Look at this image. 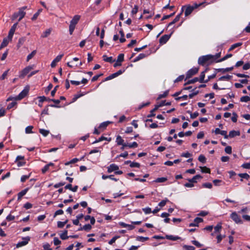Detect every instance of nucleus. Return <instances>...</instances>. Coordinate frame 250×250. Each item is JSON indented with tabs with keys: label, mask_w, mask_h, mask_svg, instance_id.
Instances as JSON below:
<instances>
[{
	"label": "nucleus",
	"mask_w": 250,
	"mask_h": 250,
	"mask_svg": "<svg viewBox=\"0 0 250 250\" xmlns=\"http://www.w3.org/2000/svg\"><path fill=\"white\" fill-rule=\"evenodd\" d=\"M67 230H65L63 233L60 234V237L62 240H66L69 238V236H67Z\"/></svg>",
	"instance_id": "22"
},
{
	"label": "nucleus",
	"mask_w": 250,
	"mask_h": 250,
	"mask_svg": "<svg viewBox=\"0 0 250 250\" xmlns=\"http://www.w3.org/2000/svg\"><path fill=\"white\" fill-rule=\"evenodd\" d=\"M203 187L206 188H211L212 185L210 183H206L203 184Z\"/></svg>",
	"instance_id": "59"
},
{
	"label": "nucleus",
	"mask_w": 250,
	"mask_h": 250,
	"mask_svg": "<svg viewBox=\"0 0 250 250\" xmlns=\"http://www.w3.org/2000/svg\"><path fill=\"white\" fill-rule=\"evenodd\" d=\"M130 167H140V164L137 162H131L130 164Z\"/></svg>",
	"instance_id": "54"
},
{
	"label": "nucleus",
	"mask_w": 250,
	"mask_h": 250,
	"mask_svg": "<svg viewBox=\"0 0 250 250\" xmlns=\"http://www.w3.org/2000/svg\"><path fill=\"white\" fill-rule=\"evenodd\" d=\"M168 91H165L163 94H160L159 95V96L158 97V99H160L161 98H165V97H167V95H168Z\"/></svg>",
	"instance_id": "57"
},
{
	"label": "nucleus",
	"mask_w": 250,
	"mask_h": 250,
	"mask_svg": "<svg viewBox=\"0 0 250 250\" xmlns=\"http://www.w3.org/2000/svg\"><path fill=\"white\" fill-rule=\"evenodd\" d=\"M231 56H232L231 54H227L225 56H224L223 58H222V59L217 61L216 62H223V61L227 60V59L230 58Z\"/></svg>",
	"instance_id": "37"
},
{
	"label": "nucleus",
	"mask_w": 250,
	"mask_h": 250,
	"mask_svg": "<svg viewBox=\"0 0 250 250\" xmlns=\"http://www.w3.org/2000/svg\"><path fill=\"white\" fill-rule=\"evenodd\" d=\"M233 116L231 117V120L233 122L236 123L237 121L238 116L235 112L232 113Z\"/></svg>",
	"instance_id": "53"
},
{
	"label": "nucleus",
	"mask_w": 250,
	"mask_h": 250,
	"mask_svg": "<svg viewBox=\"0 0 250 250\" xmlns=\"http://www.w3.org/2000/svg\"><path fill=\"white\" fill-rule=\"evenodd\" d=\"M167 180V178L165 177H161L157 178L154 182L156 183H163Z\"/></svg>",
	"instance_id": "34"
},
{
	"label": "nucleus",
	"mask_w": 250,
	"mask_h": 250,
	"mask_svg": "<svg viewBox=\"0 0 250 250\" xmlns=\"http://www.w3.org/2000/svg\"><path fill=\"white\" fill-rule=\"evenodd\" d=\"M110 123V122H103L102 124H100V125L99 126V128H103L104 129L106 127V126Z\"/></svg>",
	"instance_id": "33"
},
{
	"label": "nucleus",
	"mask_w": 250,
	"mask_h": 250,
	"mask_svg": "<svg viewBox=\"0 0 250 250\" xmlns=\"http://www.w3.org/2000/svg\"><path fill=\"white\" fill-rule=\"evenodd\" d=\"M220 134L224 136L225 139L228 138V135H227V131L226 130H221Z\"/></svg>",
	"instance_id": "63"
},
{
	"label": "nucleus",
	"mask_w": 250,
	"mask_h": 250,
	"mask_svg": "<svg viewBox=\"0 0 250 250\" xmlns=\"http://www.w3.org/2000/svg\"><path fill=\"white\" fill-rule=\"evenodd\" d=\"M80 19V16L77 15H75L74 16V17L71 21L70 24H71L72 25H74L76 26V25L78 23Z\"/></svg>",
	"instance_id": "12"
},
{
	"label": "nucleus",
	"mask_w": 250,
	"mask_h": 250,
	"mask_svg": "<svg viewBox=\"0 0 250 250\" xmlns=\"http://www.w3.org/2000/svg\"><path fill=\"white\" fill-rule=\"evenodd\" d=\"M192 243L198 248H200L203 246L202 244H200L198 241L196 240L192 241Z\"/></svg>",
	"instance_id": "56"
},
{
	"label": "nucleus",
	"mask_w": 250,
	"mask_h": 250,
	"mask_svg": "<svg viewBox=\"0 0 250 250\" xmlns=\"http://www.w3.org/2000/svg\"><path fill=\"white\" fill-rule=\"evenodd\" d=\"M63 54L57 56L56 57V58L51 63V66L52 67H55L56 65V63L61 61L62 57H63Z\"/></svg>",
	"instance_id": "9"
},
{
	"label": "nucleus",
	"mask_w": 250,
	"mask_h": 250,
	"mask_svg": "<svg viewBox=\"0 0 250 250\" xmlns=\"http://www.w3.org/2000/svg\"><path fill=\"white\" fill-rule=\"evenodd\" d=\"M171 36V34L170 35H164L162 36L159 39V42L161 44H165L166 43L169 39Z\"/></svg>",
	"instance_id": "8"
},
{
	"label": "nucleus",
	"mask_w": 250,
	"mask_h": 250,
	"mask_svg": "<svg viewBox=\"0 0 250 250\" xmlns=\"http://www.w3.org/2000/svg\"><path fill=\"white\" fill-rule=\"evenodd\" d=\"M198 160L204 164L206 162V158L203 155H200L198 157Z\"/></svg>",
	"instance_id": "42"
},
{
	"label": "nucleus",
	"mask_w": 250,
	"mask_h": 250,
	"mask_svg": "<svg viewBox=\"0 0 250 250\" xmlns=\"http://www.w3.org/2000/svg\"><path fill=\"white\" fill-rule=\"evenodd\" d=\"M28 92V89L25 88L18 96L13 98H9L8 100H12V99H14L15 100H20L24 98L27 95Z\"/></svg>",
	"instance_id": "3"
},
{
	"label": "nucleus",
	"mask_w": 250,
	"mask_h": 250,
	"mask_svg": "<svg viewBox=\"0 0 250 250\" xmlns=\"http://www.w3.org/2000/svg\"><path fill=\"white\" fill-rule=\"evenodd\" d=\"M10 41L8 38H4L2 42L1 43L0 46V49L6 46L9 42V41Z\"/></svg>",
	"instance_id": "20"
},
{
	"label": "nucleus",
	"mask_w": 250,
	"mask_h": 250,
	"mask_svg": "<svg viewBox=\"0 0 250 250\" xmlns=\"http://www.w3.org/2000/svg\"><path fill=\"white\" fill-rule=\"evenodd\" d=\"M75 25L70 24L69 27V31L70 35L73 34V32L75 29Z\"/></svg>",
	"instance_id": "52"
},
{
	"label": "nucleus",
	"mask_w": 250,
	"mask_h": 250,
	"mask_svg": "<svg viewBox=\"0 0 250 250\" xmlns=\"http://www.w3.org/2000/svg\"><path fill=\"white\" fill-rule=\"evenodd\" d=\"M199 70L198 68L194 67L189 70L186 74V79H189L196 74Z\"/></svg>",
	"instance_id": "4"
},
{
	"label": "nucleus",
	"mask_w": 250,
	"mask_h": 250,
	"mask_svg": "<svg viewBox=\"0 0 250 250\" xmlns=\"http://www.w3.org/2000/svg\"><path fill=\"white\" fill-rule=\"evenodd\" d=\"M201 170V171L203 173H210V169L207 167H200Z\"/></svg>",
	"instance_id": "36"
},
{
	"label": "nucleus",
	"mask_w": 250,
	"mask_h": 250,
	"mask_svg": "<svg viewBox=\"0 0 250 250\" xmlns=\"http://www.w3.org/2000/svg\"><path fill=\"white\" fill-rule=\"evenodd\" d=\"M146 57V54L144 53L140 54L134 60V62H137L141 59L145 58Z\"/></svg>",
	"instance_id": "27"
},
{
	"label": "nucleus",
	"mask_w": 250,
	"mask_h": 250,
	"mask_svg": "<svg viewBox=\"0 0 250 250\" xmlns=\"http://www.w3.org/2000/svg\"><path fill=\"white\" fill-rule=\"evenodd\" d=\"M42 11V9H40L39 10H38V12H36L33 16V17L32 18V20L33 21H34L35 20L37 19V18H38V17L39 16V15H40V13Z\"/></svg>",
	"instance_id": "43"
},
{
	"label": "nucleus",
	"mask_w": 250,
	"mask_h": 250,
	"mask_svg": "<svg viewBox=\"0 0 250 250\" xmlns=\"http://www.w3.org/2000/svg\"><path fill=\"white\" fill-rule=\"evenodd\" d=\"M68 220H66L64 222L58 221L57 223V226L59 228H62L67 223Z\"/></svg>",
	"instance_id": "35"
},
{
	"label": "nucleus",
	"mask_w": 250,
	"mask_h": 250,
	"mask_svg": "<svg viewBox=\"0 0 250 250\" xmlns=\"http://www.w3.org/2000/svg\"><path fill=\"white\" fill-rule=\"evenodd\" d=\"M158 109V107L156 105H155V107L150 111V114L147 115V118H150V117L154 116L155 115L154 112L155 111H156Z\"/></svg>",
	"instance_id": "30"
},
{
	"label": "nucleus",
	"mask_w": 250,
	"mask_h": 250,
	"mask_svg": "<svg viewBox=\"0 0 250 250\" xmlns=\"http://www.w3.org/2000/svg\"><path fill=\"white\" fill-rule=\"evenodd\" d=\"M225 152L228 154H231L232 152V148L230 146H227L225 148Z\"/></svg>",
	"instance_id": "55"
},
{
	"label": "nucleus",
	"mask_w": 250,
	"mask_h": 250,
	"mask_svg": "<svg viewBox=\"0 0 250 250\" xmlns=\"http://www.w3.org/2000/svg\"><path fill=\"white\" fill-rule=\"evenodd\" d=\"M149 239L148 237H143V236H137L136 237V240L141 241V242H145Z\"/></svg>",
	"instance_id": "32"
},
{
	"label": "nucleus",
	"mask_w": 250,
	"mask_h": 250,
	"mask_svg": "<svg viewBox=\"0 0 250 250\" xmlns=\"http://www.w3.org/2000/svg\"><path fill=\"white\" fill-rule=\"evenodd\" d=\"M203 221V220L201 218L196 217L194 220V222L191 223L189 225V227L192 226H198V224Z\"/></svg>",
	"instance_id": "11"
},
{
	"label": "nucleus",
	"mask_w": 250,
	"mask_h": 250,
	"mask_svg": "<svg viewBox=\"0 0 250 250\" xmlns=\"http://www.w3.org/2000/svg\"><path fill=\"white\" fill-rule=\"evenodd\" d=\"M51 29L50 28L47 29L45 30L42 35L41 37L42 38H46L51 33Z\"/></svg>",
	"instance_id": "24"
},
{
	"label": "nucleus",
	"mask_w": 250,
	"mask_h": 250,
	"mask_svg": "<svg viewBox=\"0 0 250 250\" xmlns=\"http://www.w3.org/2000/svg\"><path fill=\"white\" fill-rule=\"evenodd\" d=\"M91 228V226L90 224H86L83 227V230L86 231H89Z\"/></svg>",
	"instance_id": "50"
},
{
	"label": "nucleus",
	"mask_w": 250,
	"mask_h": 250,
	"mask_svg": "<svg viewBox=\"0 0 250 250\" xmlns=\"http://www.w3.org/2000/svg\"><path fill=\"white\" fill-rule=\"evenodd\" d=\"M124 60V55L123 54H120L119 55L117 58V62H122Z\"/></svg>",
	"instance_id": "41"
},
{
	"label": "nucleus",
	"mask_w": 250,
	"mask_h": 250,
	"mask_svg": "<svg viewBox=\"0 0 250 250\" xmlns=\"http://www.w3.org/2000/svg\"><path fill=\"white\" fill-rule=\"evenodd\" d=\"M188 113H190V118L191 119H195L196 118L198 115H199V113L198 112H195L193 113H192L190 111H188Z\"/></svg>",
	"instance_id": "45"
},
{
	"label": "nucleus",
	"mask_w": 250,
	"mask_h": 250,
	"mask_svg": "<svg viewBox=\"0 0 250 250\" xmlns=\"http://www.w3.org/2000/svg\"><path fill=\"white\" fill-rule=\"evenodd\" d=\"M119 238V236H114L113 237L109 242H108V244L109 245H112L114 243H115V242L116 241V240Z\"/></svg>",
	"instance_id": "60"
},
{
	"label": "nucleus",
	"mask_w": 250,
	"mask_h": 250,
	"mask_svg": "<svg viewBox=\"0 0 250 250\" xmlns=\"http://www.w3.org/2000/svg\"><path fill=\"white\" fill-rule=\"evenodd\" d=\"M103 57L104 61L106 62H114V60H113V58L112 57H108L106 55H104Z\"/></svg>",
	"instance_id": "21"
},
{
	"label": "nucleus",
	"mask_w": 250,
	"mask_h": 250,
	"mask_svg": "<svg viewBox=\"0 0 250 250\" xmlns=\"http://www.w3.org/2000/svg\"><path fill=\"white\" fill-rule=\"evenodd\" d=\"M240 101L242 102H248L250 101V98L248 96H244L240 98Z\"/></svg>",
	"instance_id": "38"
},
{
	"label": "nucleus",
	"mask_w": 250,
	"mask_h": 250,
	"mask_svg": "<svg viewBox=\"0 0 250 250\" xmlns=\"http://www.w3.org/2000/svg\"><path fill=\"white\" fill-rule=\"evenodd\" d=\"M202 177L200 175H196L194 176L192 178L188 179V181L190 183H197V180L201 179Z\"/></svg>",
	"instance_id": "15"
},
{
	"label": "nucleus",
	"mask_w": 250,
	"mask_h": 250,
	"mask_svg": "<svg viewBox=\"0 0 250 250\" xmlns=\"http://www.w3.org/2000/svg\"><path fill=\"white\" fill-rule=\"evenodd\" d=\"M53 242L54 245L56 246L60 245L61 243V241L57 237L54 238Z\"/></svg>",
	"instance_id": "62"
},
{
	"label": "nucleus",
	"mask_w": 250,
	"mask_h": 250,
	"mask_svg": "<svg viewBox=\"0 0 250 250\" xmlns=\"http://www.w3.org/2000/svg\"><path fill=\"white\" fill-rule=\"evenodd\" d=\"M117 144L118 145H123V144H124V140L122 138V137L118 135L117 137V138H116V141Z\"/></svg>",
	"instance_id": "23"
},
{
	"label": "nucleus",
	"mask_w": 250,
	"mask_h": 250,
	"mask_svg": "<svg viewBox=\"0 0 250 250\" xmlns=\"http://www.w3.org/2000/svg\"><path fill=\"white\" fill-rule=\"evenodd\" d=\"M142 210L146 214L150 213L151 212V209L149 207L143 208Z\"/></svg>",
	"instance_id": "51"
},
{
	"label": "nucleus",
	"mask_w": 250,
	"mask_h": 250,
	"mask_svg": "<svg viewBox=\"0 0 250 250\" xmlns=\"http://www.w3.org/2000/svg\"><path fill=\"white\" fill-rule=\"evenodd\" d=\"M120 225L123 228H127L129 230H132L135 228L132 225L127 224L124 222L120 223Z\"/></svg>",
	"instance_id": "19"
},
{
	"label": "nucleus",
	"mask_w": 250,
	"mask_h": 250,
	"mask_svg": "<svg viewBox=\"0 0 250 250\" xmlns=\"http://www.w3.org/2000/svg\"><path fill=\"white\" fill-rule=\"evenodd\" d=\"M213 56L212 55L203 56L198 59V62L200 65H204L208 61L213 59Z\"/></svg>",
	"instance_id": "1"
},
{
	"label": "nucleus",
	"mask_w": 250,
	"mask_h": 250,
	"mask_svg": "<svg viewBox=\"0 0 250 250\" xmlns=\"http://www.w3.org/2000/svg\"><path fill=\"white\" fill-rule=\"evenodd\" d=\"M39 132L44 136H47L49 133V131L44 129H40Z\"/></svg>",
	"instance_id": "31"
},
{
	"label": "nucleus",
	"mask_w": 250,
	"mask_h": 250,
	"mask_svg": "<svg viewBox=\"0 0 250 250\" xmlns=\"http://www.w3.org/2000/svg\"><path fill=\"white\" fill-rule=\"evenodd\" d=\"M107 178H109V179H111L112 180H113V181H117L118 180V179L115 178H114L113 176L112 175H108V176H106V175H103L102 176V179H106Z\"/></svg>",
	"instance_id": "26"
},
{
	"label": "nucleus",
	"mask_w": 250,
	"mask_h": 250,
	"mask_svg": "<svg viewBox=\"0 0 250 250\" xmlns=\"http://www.w3.org/2000/svg\"><path fill=\"white\" fill-rule=\"evenodd\" d=\"M168 202V200L167 199H166L165 200H162L159 203V206L161 207H163L165 206L166 203Z\"/></svg>",
	"instance_id": "48"
},
{
	"label": "nucleus",
	"mask_w": 250,
	"mask_h": 250,
	"mask_svg": "<svg viewBox=\"0 0 250 250\" xmlns=\"http://www.w3.org/2000/svg\"><path fill=\"white\" fill-rule=\"evenodd\" d=\"M18 22H16L12 26L10 31L9 32L8 38L10 40H12L13 36L15 33L17 26L18 25Z\"/></svg>",
	"instance_id": "7"
},
{
	"label": "nucleus",
	"mask_w": 250,
	"mask_h": 250,
	"mask_svg": "<svg viewBox=\"0 0 250 250\" xmlns=\"http://www.w3.org/2000/svg\"><path fill=\"white\" fill-rule=\"evenodd\" d=\"M231 78H232L231 76L227 75L226 76H223L221 77L219 79V80H220V81H225V80L229 81V80H230Z\"/></svg>",
	"instance_id": "29"
},
{
	"label": "nucleus",
	"mask_w": 250,
	"mask_h": 250,
	"mask_svg": "<svg viewBox=\"0 0 250 250\" xmlns=\"http://www.w3.org/2000/svg\"><path fill=\"white\" fill-rule=\"evenodd\" d=\"M36 51H33L30 54H29L27 57V61H29L30 59H31L36 54Z\"/></svg>",
	"instance_id": "40"
},
{
	"label": "nucleus",
	"mask_w": 250,
	"mask_h": 250,
	"mask_svg": "<svg viewBox=\"0 0 250 250\" xmlns=\"http://www.w3.org/2000/svg\"><path fill=\"white\" fill-rule=\"evenodd\" d=\"M240 135V131H235L231 130L229 132V134L228 135V138H233L236 136H239Z\"/></svg>",
	"instance_id": "14"
},
{
	"label": "nucleus",
	"mask_w": 250,
	"mask_h": 250,
	"mask_svg": "<svg viewBox=\"0 0 250 250\" xmlns=\"http://www.w3.org/2000/svg\"><path fill=\"white\" fill-rule=\"evenodd\" d=\"M165 238L172 241H176L180 239V237L177 236H173L171 235H166Z\"/></svg>",
	"instance_id": "18"
},
{
	"label": "nucleus",
	"mask_w": 250,
	"mask_h": 250,
	"mask_svg": "<svg viewBox=\"0 0 250 250\" xmlns=\"http://www.w3.org/2000/svg\"><path fill=\"white\" fill-rule=\"evenodd\" d=\"M222 229V226L221 223H218L215 227H214V232H219Z\"/></svg>",
	"instance_id": "39"
},
{
	"label": "nucleus",
	"mask_w": 250,
	"mask_h": 250,
	"mask_svg": "<svg viewBox=\"0 0 250 250\" xmlns=\"http://www.w3.org/2000/svg\"><path fill=\"white\" fill-rule=\"evenodd\" d=\"M33 128V126L30 125L28 126L25 128V132L26 133H32V129Z\"/></svg>",
	"instance_id": "44"
},
{
	"label": "nucleus",
	"mask_w": 250,
	"mask_h": 250,
	"mask_svg": "<svg viewBox=\"0 0 250 250\" xmlns=\"http://www.w3.org/2000/svg\"><path fill=\"white\" fill-rule=\"evenodd\" d=\"M194 8L193 6H189L187 7L186 8L185 12V16H188V15H189L192 13L193 10H194Z\"/></svg>",
	"instance_id": "17"
},
{
	"label": "nucleus",
	"mask_w": 250,
	"mask_h": 250,
	"mask_svg": "<svg viewBox=\"0 0 250 250\" xmlns=\"http://www.w3.org/2000/svg\"><path fill=\"white\" fill-rule=\"evenodd\" d=\"M197 81H199V78H194V79H192V80H189L187 84H190V83H193Z\"/></svg>",
	"instance_id": "58"
},
{
	"label": "nucleus",
	"mask_w": 250,
	"mask_h": 250,
	"mask_svg": "<svg viewBox=\"0 0 250 250\" xmlns=\"http://www.w3.org/2000/svg\"><path fill=\"white\" fill-rule=\"evenodd\" d=\"M138 146V144L135 142H133L131 144H127V146L129 148H136Z\"/></svg>",
	"instance_id": "46"
},
{
	"label": "nucleus",
	"mask_w": 250,
	"mask_h": 250,
	"mask_svg": "<svg viewBox=\"0 0 250 250\" xmlns=\"http://www.w3.org/2000/svg\"><path fill=\"white\" fill-rule=\"evenodd\" d=\"M118 169L119 167L114 164H112L107 167V172L108 173H111L114 171H116Z\"/></svg>",
	"instance_id": "10"
},
{
	"label": "nucleus",
	"mask_w": 250,
	"mask_h": 250,
	"mask_svg": "<svg viewBox=\"0 0 250 250\" xmlns=\"http://www.w3.org/2000/svg\"><path fill=\"white\" fill-rule=\"evenodd\" d=\"M138 10V7L137 5H135L134 7L133 8V9L131 11V14L132 15L136 14Z\"/></svg>",
	"instance_id": "64"
},
{
	"label": "nucleus",
	"mask_w": 250,
	"mask_h": 250,
	"mask_svg": "<svg viewBox=\"0 0 250 250\" xmlns=\"http://www.w3.org/2000/svg\"><path fill=\"white\" fill-rule=\"evenodd\" d=\"M28 188H26L23 190H22V191H21V192H20L18 194V200H20L21 199V198H22V196H23L24 195L26 194V193H27V192L28 191Z\"/></svg>",
	"instance_id": "16"
},
{
	"label": "nucleus",
	"mask_w": 250,
	"mask_h": 250,
	"mask_svg": "<svg viewBox=\"0 0 250 250\" xmlns=\"http://www.w3.org/2000/svg\"><path fill=\"white\" fill-rule=\"evenodd\" d=\"M30 176V174H29L28 175H23L21 176V181L22 182H25L27 179H28Z\"/></svg>",
	"instance_id": "61"
},
{
	"label": "nucleus",
	"mask_w": 250,
	"mask_h": 250,
	"mask_svg": "<svg viewBox=\"0 0 250 250\" xmlns=\"http://www.w3.org/2000/svg\"><path fill=\"white\" fill-rule=\"evenodd\" d=\"M242 44V42H237V43H234V44H232L230 46L229 49V51H232V50H233L235 48L241 46Z\"/></svg>",
	"instance_id": "25"
},
{
	"label": "nucleus",
	"mask_w": 250,
	"mask_h": 250,
	"mask_svg": "<svg viewBox=\"0 0 250 250\" xmlns=\"http://www.w3.org/2000/svg\"><path fill=\"white\" fill-rule=\"evenodd\" d=\"M78 161H79L78 159L74 158V159H72L71 161L65 163V165L67 166V165H69V164H74V163L77 162Z\"/></svg>",
	"instance_id": "47"
},
{
	"label": "nucleus",
	"mask_w": 250,
	"mask_h": 250,
	"mask_svg": "<svg viewBox=\"0 0 250 250\" xmlns=\"http://www.w3.org/2000/svg\"><path fill=\"white\" fill-rule=\"evenodd\" d=\"M230 217L236 223H242V220L241 219L240 217L237 215V214L235 212H232L231 214Z\"/></svg>",
	"instance_id": "5"
},
{
	"label": "nucleus",
	"mask_w": 250,
	"mask_h": 250,
	"mask_svg": "<svg viewBox=\"0 0 250 250\" xmlns=\"http://www.w3.org/2000/svg\"><path fill=\"white\" fill-rule=\"evenodd\" d=\"M35 67L34 65H29L24 68L20 72L19 77L21 78H23L29 72Z\"/></svg>",
	"instance_id": "2"
},
{
	"label": "nucleus",
	"mask_w": 250,
	"mask_h": 250,
	"mask_svg": "<svg viewBox=\"0 0 250 250\" xmlns=\"http://www.w3.org/2000/svg\"><path fill=\"white\" fill-rule=\"evenodd\" d=\"M18 13L19 16H20V18L18 21H20L24 17L25 15V12L23 11V10L20 9Z\"/></svg>",
	"instance_id": "28"
},
{
	"label": "nucleus",
	"mask_w": 250,
	"mask_h": 250,
	"mask_svg": "<svg viewBox=\"0 0 250 250\" xmlns=\"http://www.w3.org/2000/svg\"><path fill=\"white\" fill-rule=\"evenodd\" d=\"M208 69H206L204 71H203L200 76V78L199 79V81L200 83H207L208 82V80H204L205 77V72L207 71Z\"/></svg>",
	"instance_id": "13"
},
{
	"label": "nucleus",
	"mask_w": 250,
	"mask_h": 250,
	"mask_svg": "<svg viewBox=\"0 0 250 250\" xmlns=\"http://www.w3.org/2000/svg\"><path fill=\"white\" fill-rule=\"evenodd\" d=\"M22 239V241L20 242L17 244V248H20L27 244L30 240V238L29 236H27L26 237L23 238Z\"/></svg>",
	"instance_id": "6"
},
{
	"label": "nucleus",
	"mask_w": 250,
	"mask_h": 250,
	"mask_svg": "<svg viewBox=\"0 0 250 250\" xmlns=\"http://www.w3.org/2000/svg\"><path fill=\"white\" fill-rule=\"evenodd\" d=\"M239 176L242 178H244L246 179H248L250 178V175L246 173H240L239 174Z\"/></svg>",
	"instance_id": "49"
}]
</instances>
